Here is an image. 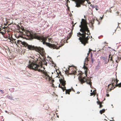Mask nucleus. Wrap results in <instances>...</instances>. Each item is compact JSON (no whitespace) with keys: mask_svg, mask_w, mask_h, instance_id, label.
<instances>
[{"mask_svg":"<svg viewBox=\"0 0 121 121\" xmlns=\"http://www.w3.org/2000/svg\"><path fill=\"white\" fill-rule=\"evenodd\" d=\"M81 23V25H80L79 27H81L80 30L82 32V33L79 32L77 36H79V35L81 36L79 37V39L82 43L85 45L87 42L89 30L85 19H82Z\"/></svg>","mask_w":121,"mask_h":121,"instance_id":"nucleus-1","label":"nucleus"},{"mask_svg":"<svg viewBox=\"0 0 121 121\" xmlns=\"http://www.w3.org/2000/svg\"><path fill=\"white\" fill-rule=\"evenodd\" d=\"M88 61V58L87 57L86 58L85 61L84 62V65L83 67V68L84 69V72L85 73V74H86V76H87L86 73H87V68L85 66V65L86 64L85 62L86 61Z\"/></svg>","mask_w":121,"mask_h":121,"instance_id":"nucleus-7","label":"nucleus"},{"mask_svg":"<svg viewBox=\"0 0 121 121\" xmlns=\"http://www.w3.org/2000/svg\"><path fill=\"white\" fill-rule=\"evenodd\" d=\"M52 80V81H53H53H54V80Z\"/></svg>","mask_w":121,"mask_h":121,"instance_id":"nucleus-32","label":"nucleus"},{"mask_svg":"<svg viewBox=\"0 0 121 121\" xmlns=\"http://www.w3.org/2000/svg\"><path fill=\"white\" fill-rule=\"evenodd\" d=\"M95 9L97 11L98 10V9L96 8H95Z\"/></svg>","mask_w":121,"mask_h":121,"instance_id":"nucleus-24","label":"nucleus"},{"mask_svg":"<svg viewBox=\"0 0 121 121\" xmlns=\"http://www.w3.org/2000/svg\"><path fill=\"white\" fill-rule=\"evenodd\" d=\"M24 31L26 34L28 36L32 37L33 36L32 33L29 31L27 30H25L23 29Z\"/></svg>","mask_w":121,"mask_h":121,"instance_id":"nucleus-8","label":"nucleus"},{"mask_svg":"<svg viewBox=\"0 0 121 121\" xmlns=\"http://www.w3.org/2000/svg\"><path fill=\"white\" fill-rule=\"evenodd\" d=\"M95 95V94H94V92H91L90 93V96H92L93 95H94V96Z\"/></svg>","mask_w":121,"mask_h":121,"instance_id":"nucleus-15","label":"nucleus"},{"mask_svg":"<svg viewBox=\"0 0 121 121\" xmlns=\"http://www.w3.org/2000/svg\"><path fill=\"white\" fill-rule=\"evenodd\" d=\"M34 37L35 38L41 41V42H43V44H46L47 46L50 48L58 49L61 46V45H59L56 42H55L53 44H51L49 43L46 42L47 38L43 37H40L37 35H35Z\"/></svg>","mask_w":121,"mask_h":121,"instance_id":"nucleus-3","label":"nucleus"},{"mask_svg":"<svg viewBox=\"0 0 121 121\" xmlns=\"http://www.w3.org/2000/svg\"><path fill=\"white\" fill-rule=\"evenodd\" d=\"M0 91L1 93L2 94L3 93V91L2 90H0Z\"/></svg>","mask_w":121,"mask_h":121,"instance_id":"nucleus-18","label":"nucleus"},{"mask_svg":"<svg viewBox=\"0 0 121 121\" xmlns=\"http://www.w3.org/2000/svg\"><path fill=\"white\" fill-rule=\"evenodd\" d=\"M79 80L80 82L82 83L86 82V83L91 85L90 83L91 80L90 79H86L85 77H80L79 78Z\"/></svg>","mask_w":121,"mask_h":121,"instance_id":"nucleus-5","label":"nucleus"},{"mask_svg":"<svg viewBox=\"0 0 121 121\" xmlns=\"http://www.w3.org/2000/svg\"><path fill=\"white\" fill-rule=\"evenodd\" d=\"M28 67L29 69L37 70L38 71L42 73L45 75L46 78L48 81L52 79V78L48 74V73L45 71V68L41 65H39L33 62L30 61L28 65Z\"/></svg>","mask_w":121,"mask_h":121,"instance_id":"nucleus-2","label":"nucleus"},{"mask_svg":"<svg viewBox=\"0 0 121 121\" xmlns=\"http://www.w3.org/2000/svg\"><path fill=\"white\" fill-rule=\"evenodd\" d=\"M35 51L38 52L42 56L44 55L45 54L44 50L43 48L40 47H36Z\"/></svg>","mask_w":121,"mask_h":121,"instance_id":"nucleus-4","label":"nucleus"},{"mask_svg":"<svg viewBox=\"0 0 121 121\" xmlns=\"http://www.w3.org/2000/svg\"><path fill=\"white\" fill-rule=\"evenodd\" d=\"M47 63H45V65H47Z\"/></svg>","mask_w":121,"mask_h":121,"instance_id":"nucleus-25","label":"nucleus"},{"mask_svg":"<svg viewBox=\"0 0 121 121\" xmlns=\"http://www.w3.org/2000/svg\"><path fill=\"white\" fill-rule=\"evenodd\" d=\"M71 89H69L68 90H66L65 93L66 94L68 93L69 94L70 92L71 91Z\"/></svg>","mask_w":121,"mask_h":121,"instance_id":"nucleus-11","label":"nucleus"},{"mask_svg":"<svg viewBox=\"0 0 121 121\" xmlns=\"http://www.w3.org/2000/svg\"><path fill=\"white\" fill-rule=\"evenodd\" d=\"M48 40L50 42H52V40L51 39L48 38Z\"/></svg>","mask_w":121,"mask_h":121,"instance_id":"nucleus-14","label":"nucleus"},{"mask_svg":"<svg viewBox=\"0 0 121 121\" xmlns=\"http://www.w3.org/2000/svg\"><path fill=\"white\" fill-rule=\"evenodd\" d=\"M54 64V63H53V62L52 61H51V63H50V64Z\"/></svg>","mask_w":121,"mask_h":121,"instance_id":"nucleus-19","label":"nucleus"},{"mask_svg":"<svg viewBox=\"0 0 121 121\" xmlns=\"http://www.w3.org/2000/svg\"><path fill=\"white\" fill-rule=\"evenodd\" d=\"M59 87L60 88H61V89L63 90V91L65 90V89H64V88H63L61 86H60V85H59Z\"/></svg>","mask_w":121,"mask_h":121,"instance_id":"nucleus-16","label":"nucleus"},{"mask_svg":"<svg viewBox=\"0 0 121 121\" xmlns=\"http://www.w3.org/2000/svg\"><path fill=\"white\" fill-rule=\"evenodd\" d=\"M93 61H94V60H93V58H91V61L92 63H93Z\"/></svg>","mask_w":121,"mask_h":121,"instance_id":"nucleus-17","label":"nucleus"},{"mask_svg":"<svg viewBox=\"0 0 121 121\" xmlns=\"http://www.w3.org/2000/svg\"><path fill=\"white\" fill-rule=\"evenodd\" d=\"M23 44L24 45V47L27 48L30 50H32L34 49L35 50L36 47H35L31 45H29L26 42L24 43H23Z\"/></svg>","mask_w":121,"mask_h":121,"instance_id":"nucleus-6","label":"nucleus"},{"mask_svg":"<svg viewBox=\"0 0 121 121\" xmlns=\"http://www.w3.org/2000/svg\"><path fill=\"white\" fill-rule=\"evenodd\" d=\"M78 92V93H79V92Z\"/></svg>","mask_w":121,"mask_h":121,"instance_id":"nucleus-29","label":"nucleus"},{"mask_svg":"<svg viewBox=\"0 0 121 121\" xmlns=\"http://www.w3.org/2000/svg\"><path fill=\"white\" fill-rule=\"evenodd\" d=\"M91 50H91V49H89V52H90V51H91Z\"/></svg>","mask_w":121,"mask_h":121,"instance_id":"nucleus-21","label":"nucleus"},{"mask_svg":"<svg viewBox=\"0 0 121 121\" xmlns=\"http://www.w3.org/2000/svg\"><path fill=\"white\" fill-rule=\"evenodd\" d=\"M89 4H90V2H89V3H88Z\"/></svg>","mask_w":121,"mask_h":121,"instance_id":"nucleus-27","label":"nucleus"},{"mask_svg":"<svg viewBox=\"0 0 121 121\" xmlns=\"http://www.w3.org/2000/svg\"><path fill=\"white\" fill-rule=\"evenodd\" d=\"M78 92V93H79V92Z\"/></svg>","mask_w":121,"mask_h":121,"instance_id":"nucleus-28","label":"nucleus"},{"mask_svg":"<svg viewBox=\"0 0 121 121\" xmlns=\"http://www.w3.org/2000/svg\"><path fill=\"white\" fill-rule=\"evenodd\" d=\"M118 85L119 86V87H120L121 86V84H118Z\"/></svg>","mask_w":121,"mask_h":121,"instance_id":"nucleus-20","label":"nucleus"},{"mask_svg":"<svg viewBox=\"0 0 121 121\" xmlns=\"http://www.w3.org/2000/svg\"><path fill=\"white\" fill-rule=\"evenodd\" d=\"M105 110L104 109H103L100 111V113L101 114H102V113H103L105 111Z\"/></svg>","mask_w":121,"mask_h":121,"instance_id":"nucleus-12","label":"nucleus"},{"mask_svg":"<svg viewBox=\"0 0 121 121\" xmlns=\"http://www.w3.org/2000/svg\"><path fill=\"white\" fill-rule=\"evenodd\" d=\"M107 97H109V95L108 94H107Z\"/></svg>","mask_w":121,"mask_h":121,"instance_id":"nucleus-23","label":"nucleus"},{"mask_svg":"<svg viewBox=\"0 0 121 121\" xmlns=\"http://www.w3.org/2000/svg\"><path fill=\"white\" fill-rule=\"evenodd\" d=\"M95 90H94L93 91V92H94V94H95Z\"/></svg>","mask_w":121,"mask_h":121,"instance_id":"nucleus-22","label":"nucleus"},{"mask_svg":"<svg viewBox=\"0 0 121 121\" xmlns=\"http://www.w3.org/2000/svg\"><path fill=\"white\" fill-rule=\"evenodd\" d=\"M97 103L99 105V108H101L102 106L101 104V103L100 102H97Z\"/></svg>","mask_w":121,"mask_h":121,"instance_id":"nucleus-13","label":"nucleus"},{"mask_svg":"<svg viewBox=\"0 0 121 121\" xmlns=\"http://www.w3.org/2000/svg\"><path fill=\"white\" fill-rule=\"evenodd\" d=\"M26 43V42H22L21 41L19 40H18L17 41V44H22L23 46H24V45L23 44V43Z\"/></svg>","mask_w":121,"mask_h":121,"instance_id":"nucleus-10","label":"nucleus"},{"mask_svg":"<svg viewBox=\"0 0 121 121\" xmlns=\"http://www.w3.org/2000/svg\"><path fill=\"white\" fill-rule=\"evenodd\" d=\"M60 82L61 83V85L63 86H64L65 84V81L63 80L62 79H59Z\"/></svg>","mask_w":121,"mask_h":121,"instance_id":"nucleus-9","label":"nucleus"},{"mask_svg":"<svg viewBox=\"0 0 121 121\" xmlns=\"http://www.w3.org/2000/svg\"><path fill=\"white\" fill-rule=\"evenodd\" d=\"M78 92V93H79V92Z\"/></svg>","mask_w":121,"mask_h":121,"instance_id":"nucleus-30","label":"nucleus"},{"mask_svg":"<svg viewBox=\"0 0 121 121\" xmlns=\"http://www.w3.org/2000/svg\"><path fill=\"white\" fill-rule=\"evenodd\" d=\"M57 117H58V116H57Z\"/></svg>","mask_w":121,"mask_h":121,"instance_id":"nucleus-33","label":"nucleus"},{"mask_svg":"<svg viewBox=\"0 0 121 121\" xmlns=\"http://www.w3.org/2000/svg\"><path fill=\"white\" fill-rule=\"evenodd\" d=\"M108 48H110V47H108Z\"/></svg>","mask_w":121,"mask_h":121,"instance_id":"nucleus-31","label":"nucleus"},{"mask_svg":"<svg viewBox=\"0 0 121 121\" xmlns=\"http://www.w3.org/2000/svg\"><path fill=\"white\" fill-rule=\"evenodd\" d=\"M91 92H92V90H91Z\"/></svg>","mask_w":121,"mask_h":121,"instance_id":"nucleus-26","label":"nucleus"}]
</instances>
